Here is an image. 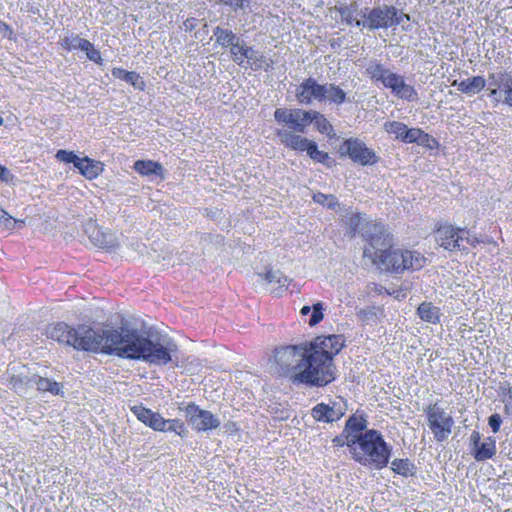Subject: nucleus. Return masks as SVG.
Instances as JSON below:
<instances>
[{
  "mask_svg": "<svg viewBox=\"0 0 512 512\" xmlns=\"http://www.w3.org/2000/svg\"><path fill=\"white\" fill-rule=\"evenodd\" d=\"M46 336L77 350L102 352L154 365L172 362L178 351V345L168 335L155 329L139 330L126 324L95 330L84 325L75 329L58 322L46 328Z\"/></svg>",
  "mask_w": 512,
  "mask_h": 512,
  "instance_id": "nucleus-1",
  "label": "nucleus"
},
{
  "mask_svg": "<svg viewBox=\"0 0 512 512\" xmlns=\"http://www.w3.org/2000/svg\"><path fill=\"white\" fill-rule=\"evenodd\" d=\"M344 346L342 335L318 336L307 344L308 359L313 364L316 385L324 386L334 380L333 357Z\"/></svg>",
  "mask_w": 512,
  "mask_h": 512,
  "instance_id": "nucleus-2",
  "label": "nucleus"
},
{
  "mask_svg": "<svg viewBox=\"0 0 512 512\" xmlns=\"http://www.w3.org/2000/svg\"><path fill=\"white\" fill-rule=\"evenodd\" d=\"M274 361L279 367L277 372L294 381L316 385L313 364L308 359L307 343L276 349Z\"/></svg>",
  "mask_w": 512,
  "mask_h": 512,
  "instance_id": "nucleus-3",
  "label": "nucleus"
},
{
  "mask_svg": "<svg viewBox=\"0 0 512 512\" xmlns=\"http://www.w3.org/2000/svg\"><path fill=\"white\" fill-rule=\"evenodd\" d=\"M350 451L357 462L378 470L387 466L391 455V447L384 441L380 432L374 429L366 430Z\"/></svg>",
  "mask_w": 512,
  "mask_h": 512,
  "instance_id": "nucleus-4",
  "label": "nucleus"
},
{
  "mask_svg": "<svg viewBox=\"0 0 512 512\" xmlns=\"http://www.w3.org/2000/svg\"><path fill=\"white\" fill-rule=\"evenodd\" d=\"M362 237L367 244L364 247L363 259L365 263L376 265L380 254H385L392 248V237L382 223L366 222L362 227Z\"/></svg>",
  "mask_w": 512,
  "mask_h": 512,
  "instance_id": "nucleus-5",
  "label": "nucleus"
},
{
  "mask_svg": "<svg viewBox=\"0 0 512 512\" xmlns=\"http://www.w3.org/2000/svg\"><path fill=\"white\" fill-rule=\"evenodd\" d=\"M362 20L356 21L357 27L369 30L388 29L395 26L396 8L391 5H380L373 8H365L360 11Z\"/></svg>",
  "mask_w": 512,
  "mask_h": 512,
  "instance_id": "nucleus-6",
  "label": "nucleus"
},
{
  "mask_svg": "<svg viewBox=\"0 0 512 512\" xmlns=\"http://www.w3.org/2000/svg\"><path fill=\"white\" fill-rule=\"evenodd\" d=\"M424 411L434 439L439 443L447 440L454 426L453 417L438 403L430 404Z\"/></svg>",
  "mask_w": 512,
  "mask_h": 512,
  "instance_id": "nucleus-7",
  "label": "nucleus"
},
{
  "mask_svg": "<svg viewBox=\"0 0 512 512\" xmlns=\"http://www.w3.org/2000/svg\"><path fill=\"white\" fill-rule=\"evenodd\" d=\"M132 412L138 418V420L156 431H170L179 435H181L184 431V425L180 420H165L159 413L153 412L152 410L145 407L134 406L132 408Z\"/></svg>",
  "mask_w": 512,
  "mask_h": 512,
  "instance_id": "nucleus-8",
  "label": "nucleus"
},
{
  "mask_svg": "<svg viewBox=\"0 0 512 512\" xmlns=\"http://www.w3.org/2000/svg\"><path fill=\"white\" fill-rule=\"evenodd\" d=\"M83 229L90 243L95 247L112 251L119 246V239L116 233L108 228L99 226L93 219H88Z\"/></svg>",
  "mask_w": 512,
  "mask_h": 512,
  "instance_id": "nucleus-9",
  "label": "nucleus"
},
{
  "mask_svg": "<svg viewBox=\"0 0 512 512\" xmlns=\"http://www.w3.org/2000/svg\"><path fill=\"white\" fill-rule=\"evenodd\" d=\"M341 155H347L352 161L363 166L373 165L379 161L376 153L358 138L346 139L339 148Z\"/></svg>",
  "mask_w": 512,
  "mask_h": 512,
  "instance_id": "nucleus-10",
  "label": "nucleus"
},
{
  "mask_svg": "<svg viewBox=\"0 0 512 512\" xmlns=\"http://www.w3.org/2000/svg\"><path fill=\"white\" fill-rule=\"evenodd\" d=\"M464 234L468 231L464 228H455L450 224L439 226L435 232L437 244L448 251H465Z\"/></svg>",
  "mask_w": 512,
  "mask_h": 512,
  "instance_id": "nucleus-11",
  "label": "nucleus"
},
{
  "mask_svg": "<svg viewBox=\"0 0 512 512\" xmlns=\"http://www.w3.org/2000/svg\"><path fill=\"white\" fill-rule=\"evenodd\" d=\"M310 110L277 108L274 118L279 123L287 125L286 129L293 132L304 133L309 126Z\"/></svg>",
  "mask_w": 512,
  "mask_h": 512,
  "instance_id": "nucleus-12",
  "label": "nucleus"
},
{
  "mask_svg": "<svg viewBox=\"0 0 512 512\" xmlns=\"http://www.w3.org/2000/svg\"><path fill=\"white\" fill-rule=\"evenodd\" d=\"M347 405L342 400L330 403H319L311 410V416L319 422L333 423L340 420L346 413Z\"/></svg>",
  "mask_w": 512,
  "mask_h": 512,
  "instance_id": "nucleus-13",
  "label": "nucleus"
},
{
  "mask_svg": "<svg viewBox=\"0 0 512 512\" xmlns=\"http://www.w3.org/2000/svg\"><path fill=\"white\" fill-rule=\"evenodd\" d=\"M186 414L189 417L190 424L198 431H208L216 429L220 421L210 411L200 409L195 404L186 407Z\"/></svg>",
  "mask_w": 512,
  "mask_h": 512,
  "instance_id": "nucleus-14",
  "label": "nucleus"
},
{
  "mask_svg": "<svg viewBox=\"0 0 512 512\" xmlns=\"http://www.w3.org/2000/svg\"><path fill=\"white\" fill-rule=\"evenodd\" d=\"M323 95V85L311 77L305 79L295 91V96L301 104H310L313 99L323 101Z\"/></svg>",
  "mask_w": 512,
  "mask_h": 512,
  "instance_id": "nucleus-15",
  "label": "nucleus"
},
{
  "mask_svg": "<svg viewBox=\"0 0 512 512\" xmlns=\"http://www.w3.org/2000/svg\"><path fill=\"white\" fill-rule=\"evenodd\" d=\"M367 428V420L362 415L354 414L347 421L343 430L346 445L351 448L364 435Z\"/></svg>",
  "mask_w": 512,
  "mask_h": 512,
  "instance_id": "nucleus-16",
  "label": "nucleus"
},
{
  "mask_svg": "<svg viewBox=\"0 0 512 512\" xmlns=\"http://www.w3.org/2000/svg\"><path fill=\"white\" fill-rule=\"evenodd\" d=\"M276 135L282 145L296 151H305L311 141L289 129H278Z\"/></svg>",
  "mask_w": 512,
  "mask_h": 512,
  "instance_id": "nucleus-17",
  "label": "nucleus"
},
{
  "mask_svg": "<svg viewBox=\"0 0 512 512\" xmlns=\"http://www.w3.org/2000/svg\"><path fill=\"white\" fill-rule=\"evenodd\" d=\"M147 254L146 260H151L152 262L162 265L164 268L172 267L175 264L172 251L168 250L161 243H155Z\"/></svg>",
  "mask_w": 512,
  "mask_h": 512,
  "instance_id": "nucleus-18",
  "label": "nucleus"
},
{
  "mask_svg": "<svg viewBox=\"0 0 512 512\" xmlns=\"http://www.w3.org/2000/svg\"><path fill=\"white\" fill-rule=\"evenodd\" d=\"M404 250L390 248L385 254H380V259L376 265L383 267L386 270H393L396 272L401 271V260L403 258Z\"/></svg>",
  "mask_w": 512,
  "mask_h": 512,
  "instance_id": "nucleus-19",
  "label": "nucleus"
},
{
  "mask_svg": "<svg viewBox=\"0 0 512 512\" xmlns=\"http://www.w3.org/2000/svg\"><path fill=\"white\" fill-rule=\"evenodd\" d=\"M486 80L482 76H473L460 81L458 90L466 95L473 96L484 89Z\"/></svg>",
  "mask_w": 512,
  "mask_h": 512,
  "instance_id": "nucleus-20",
  "label": "nucleus"
},
{
  "mask_svg": "<svg viewBox=\"0 0 512 512\" xmlns=\"http://www.w3.org/2000/svg\"><path fill=\"white\" fill-rule=\"evenodd\" d=\"M26 384H32V386L36 385L39 391L50 392L53 395H58L62 388L60 383L37 375L27 378Z\"/></svg>",
  "mask_w": 512,
  "mask_h": 512,
  "instance_id": "nucleus-21",
  "label": "nucleus"
},
{
  "mask_svg": "<svg viewBox=\"0 0 512 512\" xmlns=\"http://www.w3.org/2000/svg\"><path fill=\"white\" fill-rule=\"evenodd\" d=\"M112 75L115 78H119L124 80L125 82L131 84L135 89L143 91L145 89V82L143 78L134 71H126L122 68H113Z\"/></svg>",
  "mask_w": 512,
  "mask_h": 512,
  "instance_id": "nucleus-22",
  "label": "nucleus"
},
{
  "mask_svg": "<svg viewBox=\"0 0 512 512\" xmlns=\"http://www.w3.org/2000/svg\"><path fill=\"white\" fill-rule=\"evenodd\" d=\"M417 314L421 318V320L425 322L431 324H437L440 322V308L434 306L431 302L421 303L417 309Z\"/></svg>",
  "mask_w": 512,
  "mask_h": 512,
  "instance_id": "nucleus-23",
  "label": "nucleus"
},
{
  "mask_svg": "<svg viewBox=\"0 0 512 512\" xmlns=\"http://www.w3.org/2000/svg\"><path fill=\"white\" fill-rule=\"evenodd\" d=\"M476 461H485L492 458L496 454V442L492 437H488L472 450Z\"/></svg>",
  "mask_w": 512,
  "mask_h": 512,
  "instance_id": "nucleus-24",
  "label": "nucleus"
},
{
  "mask_svg": "<svg viewBox=\"0 0 512 512\" xmlns=\"http://www.w3.org/2000/svg\"><path fill=\"white\" fill-rule=\"evenodd\" d=\"M489 86H495L496 88L510 90L512 88V75L503 70H499L488 75Z\"/></svg>",
  "mask_w": 512,
  "mask_h": 512,
  "instance_id": "nucleus-25",
  "label": "nucleus"
},
{
  "mask_svg": "<svg viewBox=\"0 0 512 512\" xmlns=\"http://www.w3.org/2000/svg\"><path fill=\"white\" fill-rule=\"evenodd\" d=\"M76 168L88 179L96 178L102 171L101 163L94 162L88 157L81 158V160L76 163Z\"/></svg>",
  "mask_w": 512,
  "mask_h": 512,
  "instance_id": "nucleus-26",
  "label": "nucleus"
},
{
  "mask_svg": "<svg viewBox=\"0 0 512 512\" xmlns=\"http://www.w3.org/2000/svg\"><path fill=\"white\" fill-rule=\"evenodd\" d=\"M310 114L311 115H310L309 125L311 123H314L316 129L320 133L326 134L329 137L334 136L333 126L330 124V122L326 119V117L323 114H321L320 112L315 111V110H310Z\"/></svg>",
  "mask_w": 512,
  "mask_h": 512,
  "instance_id": "nucleus-27",
  "label": "nucleus"
},
{
  "mask_svg": "<svg viewBox=\"0 0 512 512\" xmlns=\"http://www.w3.org/2000/svg\"><path fill=\"white\" fill-rule=\"evenodd\" d=\"M323 100H329L337 105L346 101V93L333 83L323 84Z\"/></svg>",
  "mask_w": 512,
  "mask_h": 512,
  "instance_id": "nucleus-28",
  "label": "nucleus"
},
{
  "mask_svg": "<svg viewBox=\"0 0 512 512\" xmlns=\"http://www.w3.org/2000/svg\"><path fill=\"white\" fill-rule=\"evenodd\" d=\"M425 259L417 252L404 250L401 260V271L406 269H419L423 266Z\"/></svg>",
  "mask_w": 512,
  "mask_h": 512,
  "instance_id": "nucleus-29",
  "label": "nucleus"
},
{
  "mask_svg": "<svg viewBox=\"0 0 512 512\" xmlns=\"http://www.w3.org/2000/svg\"><path fill=\"white\" fill-rule=\"evenodd\" d=\"M405 143H417L426 145L430 140V136L419 128L406 129L401 139Z\"/></svg>",
  "mask_w": 512,
  "mask_h": 512,
  "instance_id": "nucleus-30",
  "label": "nucleus"
},
{
  "mask_svg": "<svg viewBox=\"0 0 512 512\" xmlns=\"http://www.w3.org/2000/svg\"><path fill=\"white\" fill-rule=\"evenodd\" d=\"M389 72V69L377 61H370L365 69V73L368 77L381 83L384 82V79Z\"/></svg>",
  "mask_w": 512,
  "mask_h": 512,
  "instance_id": "nucleus-31",
  "label": "nucleus"
},
{
  "mask_svg": "<svg viewBox=\"0 0 512 512\" xmlns=\"http://www.w3.org/2000/svg\"><path fill=\"white\" fill-rule=\"evenodd\" d=\"M366 222L374 221L366 220L360 214H350L346 216L345 224L347 226V233L352 237L355 236L356 233H360L362 235L361 229L365 226Z\"/></svg>",
  "mask_w": 512,
  "mask_h": 512,
  "instance_id": "nucleus-32",
  "label": "nucleus"
},
{
  "mask_svg": "<svg viewBox=\"0 0 512 512\" xmlns=\"http://www.w3.org/2000/svg\"><path fill=\"white\" fill-rule=\"evenodd\" d=\"M134 169L141 175H158L162 172V166L151 160H138L134 163Z\"/></svg>",
  "mask_w": 512,
  "mask_h": 512,
  "instance_id": "nucleus-33",
  "label": "nucleus"
},
{
  "mask_svg": "<svg viewBox=\"0 0 512 512\" xmlns=\"http://www.w3.org/2000/svg\"><path fill=\"white\" fill-rule=\"evenodd\" d=\"M214 36L216 42L222 47H232L238 41V37L231 30L222 29L219 26L214 29Z\"/></svg>",
  "mask_w": 512,
  "mask_h": 512,
  "instance_id": "nucleus-34",
  "label": "nucleus"
},
{
  "mask_svg": "<svg viewBox=\"0 0 512 512\" xmlns=\"http://www.w3.org/2000/svg\"><path fill=\"white\" fill-rule=\"evenodd\" d=\"M391 469L401 476L408 477L414 474L415 466L408 459H394L391 462Z\"/></svg>",
  "mask_w": 512,
  "mask_h": 512,
  "instance_id": "nucleus-35",
  "label": "nucleus"
},
{
  "mask_svg": "<svg viewBox=\"0 0 512 512\" xmlns=\"http://www.w3.org/2000/svg\"><path fill=\"white\" fill-rule=\"evenodd\" d=\"M337 10L340 13L342 21H345L348 25L356 24V21L359 20L357 16H361L356 3H352L350 6H342Z\"/></svg>",
  "mask_w": 512,
  "mask_h": 512,
  "instance_id": "nucleus-36",
  "label": "nucleus"
},
{
  "mask_svg": "<svg viewBox=\"0 0 512 512\" xmlns=\"http://www.w3.org/2000/svg\"><path fill=\"white\" fill-rule=\"evenodd\" d=\"M305 151L311 159L320 163H325L328 159H330L328 153L318 150V146L314 141H310Z\"/></svg>",
  "mask_w": 512,
  "mask_h": 512,
  "instance_id": "nucleus-37",
  "label": "nucleus"
},
{
  "mask_svg": "<svg viewBox=\"0 0 512 512\" xmlns=\"http://www.w3.org/2000/svg\"><path fill=\"white\" fill-rule=\"evenodd\" d=\"M313 200L329 209H334L339 206L338 200L334 195H326L322 193L314 194Z\"/></svg>",
  "mask_w": 512,
  "mask_h": 512,
  "instance_id": "nucleus-38",
  "label": "nucleus"
},
{
  "mask_svg": "<svg viewBox=\"0 0 512 512\" xmlns=\"http://www.w3.org/2000/svg\"><path fill=\"white\" fill-rule=\"evenodd\" d=\"M27 378H31L30 376H20V375H12L10 377V385L11 387L18 393H22L28 387H32V384H26Z\"/></svg>",
  "mask_w": 512,
  "mask_h": 512,
  "instance_id": "nucleus-39",
  "label": "nucleus"
},
{
  "mask_svg": "<svg viewBox=\"0 0 512 512\" xmlns=\"http://www.w3.org/2000/svg\"><path fill=\"white\" fill-rule=\"evenodd\" d=\"M384 129L388 133L395 134L396 138L402 139V136L404 135L407 126L404 123L398 121H391L385 123Z\"/></svg>",
  "mask_w": 512,
  "mask_h": 512,
  "instance_id": "nucleus-40",
  "label": "nucleus"
},
{
  "mask_svg": "<svg viewBox=\"0 0 512 512\" xmlns=\"http://www.w3.org/2000/svg\"><path fill=\"white\" fill-rule=\"evenodd\" d=\"M265 280L268 281L269 283H276L280 287H284L288 283V278L279 270L268 271L265 274Z\"/></svg>",
  "mask_w": 512,
  "mask_h": 512,
  "instance_id": "nucleus-41",
  "label": "nucleus"
},
{
  "mask_svg": "<svg viewBox=\"0 0 512 512\" xmlns=\"http://www.w3.org/2000/svg\"><path fill=\"white\" fill-rule=\"evenodd\" d=\"M85 40L78 35H74L71 37H65L63 39V47L67 50H73V49H82L83 45L85 44Z\"/></svg>",
  "mask_w": 512,
  "mask_h": 512,
  "instance_id": "nucleus-42",
  "label": "nucleus"
},
{
  "mask_svg": "<svg viewBox=\"0 0 512 512\" xmlns=\"http://www.w3.org/2000/svg\"><path fill=\"white\" fill-rule=\"evenodd\" d=\"M131 250L134 253V257H138L140 259H147V252H150V248H148L143 242L134 241L130 244Z\"/></svg>",
  "mask_w": 512,
  "mask_h": 512,
  "instance_id": "nucleus-43",
  "label": "nucleus"
},
{
  "mask_svg": "<svg viewBox=\"0 0 512 512\" xmlns=\"http://www.w3.org/2000/svg\"><path fill=\"white\" fill-rule=\"evenodd\" d=\"M324 306L322 302H317L312 307V314L309 319V325L314 326L323 319Z\"/></svg>",
  "mask_w": 512,
  "mask_h": 512,
  "instance_id": "nucleus-44",
  "label": "nucleus"
},
{
  "mask_svg": "<svg viewBox=\"0 0 512 512\" xmlns=\"http://www.w3.org/2000/svg\"><path fill=\"white\" fill-rule=\"evenodd\" d=\"M85 44H87V47L86 45H83V48L81 50L85 51L87 58L95 63H100V52L97 49H95L94 45L90 41L85 40Z\"/></svg>",
  "mask_w": 512,
  "mask_h": 512,
  "instance_id": "nucleus-45",
  "label": "nucleus"
},
{
  "mask_svg": "<svg viewBox=\"0 0 512 512\" xmlns=\"http://www.w3.org/2000/svg\"><path fill=\"white\" fill-rule=\"evenodd\" d=\"M56 158L59 161H62L65 163H73L75 167H76V163L81 160V158H79L73 152L66 151V150H58L56 153Z\"/></svg>",
  "mask_w": 512,
  "mask_h": 512,
  "instance_id": "nucleus-46",
  "label": "nucleus"
},
{
  "mask_svg": "<svg viewBox=\"0 0 512 512\" xmlns=\"http://www.w3.org/2000/svg\"><path fill=\"white\" fill-rule=\"evenodd\" d=\"M398 98L408 101H416L418 99L417 92L413 86L406 84L404 88L395 94Z\"/></svg>",
  "mask_w": 512,
  "mask_h": 512,
  "instance_id": "nucleus-47",
  "label": "nucleus"
},
{
  "mask_svg": "<svg viewBox=\"0 0 512 512\" xmlns=\"http://www.w3.org/2000/svg\"><path fill=\"white\" fill-rule=\"evenodd\" d=\"M22 226L24 224V221L21 219H15L12 216H10L7 212L6 215L2 219H0V227L10 230L15 227V225Z\"/></svg>",
  "mask_w": 512,
  "mask_h": 512,
  "instance_id": "nucleus-48",
  "label": "nucleus"
},
{
  "mask_svg": "<svg viewBox=\"0 0 512 512\" xmlns=\"http://www.w3.org/2000/svg\"><path fill=\"white\" fill-rule=\"evenodd\" d=\"M246 46L241 45L239 40L231 47V53L233 56V60L239 64L244 61V50Z\"/></svg>",
  "mask_w": 512,
  "mask_h": 512,
  "instance_id": "nucleus-49",
  "label": "nucleus"
},
{
  "mask_svg": "<svg viewBox=\"0 0 512 512\" xmlns=\"http://www.w3.org/2000/svg\"><path fill=\"white\" fill-rule=\"evenodd\" d=\"M401 77V75H398L390 71L389 74L386 75V78L384 79L382 85L386 88L393 90L395 89V85L398 83Z\"/></svg>",
  "mask_w": 512,
  "mask_h": 512,
  "instance_id": "nucleus-50",
  "label": "nucleus"
},
{
  "mask_svg": "<svg viewBox=\"0 0 512 512\" xmlns=\"http://www.w3.org/2000/svg\"><path fill=\"white\" fill-rule=\"evenodd\" d=\"M488 424L492 429L493 433H497L500 430V426L502 424V418L499 414H492L488 419Z\"/></svg>",
  "mask_w": 512,
  "mask_h": 512,
  "instance_id": "nucleus-51",
  "label": "nucleus"
},
{
  "mask_svg": "<svg viewBox=\"0 0 512 512\" xmlns=\"http://www.w3.org/2000/svg\"><path fill=\"white\" fill-rule=\"evenodd\" d=\"M12 179L13 175L10 173V171L6 167L0 165V181L9 182Z\"/></svg>",
  "mask_w": 512,
  "mask_h": 512,
  "instance_id": "nucleus-52",
  "label": "nucleus"
},
{
  "mask_svg": "<svg viewBox=\"0 0 512 512\" xmlns=\"http://www.w3.org/2000/svg\"><path fill=\"white\" fill-rule=\"evenodd\" d=\"M197 26V20L195 18L186 19L183 23V29L188 32L192 31Z\"/></svg>",
  "mask_w": 512,
  "mask_h": 512,
  "instance_id": "nucleus-53",
  "label": "nucleus"
},
{
  "mask_svg": "<svg viewBox=\"0 0 512 512\" xmlns=\"http://www.w3.org/2000/svg\"><path fill=\"white\" fill-rule=\"evenodd\" d=\"M480 433L478 431H473V433L470 436V443L472 445V450L481 444L480 442Z\"/></svg>",
  "mask_w": 512,
  "mask_h": 512,
  "instance_id": "nucleus-54",
  "label": "nucleus"
},
{
  "mask_svg": "<svg viewBox=\"0 0 512 512\" xmlns=\"http://www.w3.org/2000/svg\"><path fill=\"white\" fill-rule=\"evenodd\" d=\"M395 17L397 20V22H395V26L402 24L404 22V20H406V21L410 20L409 15H407L403 12H400L397 8H396V16Z\"/></svg>",
  "mask_w": 512,
  "mask_h": 512,
  "instance_id": "nucleus-55",
  "label": "nucleus"
},
{
  "mask_svg": "<svg viewBox=\"0 0 512 512\" xmlns=\"http://www.w3.org/2000/svg\"><path fill=\"white\" fill-rule=\"evenodd\" d=\"M249 3L248 0H232V4H227L228 6L233 7L235 10L243 9Z\"/></svg>",
  "mask_w": 512,
  "mask_h": 512,
  "instance_id": "nucleus-56",
  "label": "nucleus"
},
{
  "mask_svg": "<svg viewBox=\"0 0 512 512\" xmlns=\"http://www.w3.org/2000/svg\"><path fill=\"white\" fill-rule=\"evenodd\" d=\"M224 428H225V432L228 434H233L238 431L237 424L234 422H227L224 425Z\"/></svg>",
  "mask_w": 512,
  "mask_h": 512,
  "instance_id": "nucleus-57",
  "label": "nucleus"
},
{
  "mask_svg": "<svg viewBox=\"0 0 512 512\" xmlns=\"http://www.w3.org/2000/svg\"><path fill=\"white\" fill-rule=\"evenodd\" d=\"M244 59H256L255 51L250 47H246L244 50Z\"/></svg>",
  "mask_w": 512,
  "mask_h": 512,
  "instance_id": "nucleus-58",
  "label": "nucleus"
},
{
  "mask_svg": "<svg viewBox=\"0 0 512 512\" xmlns=\"http://www.w3.org/2000/svg\"><path fill=\"white\" fill-rule=\"evenodd\" d=\"M464 242H466L467 244L475 247L480 241L477 237H470V236H465L464 235Z\"/></svg>",
  "mask_w": 512,
  "mask_h": 512,
  "instance_id": "nucleus-59",
  "label": "nucleus"
},
{
  "mask_svg": "<svg viewBox=\"0 0 512 512\" xmlns=\"http://www.w3.org/2000/svg\"><path fill=\"white\" fill-rule=\"evenodd\" d=\"M406 85L403 76L399 79L398 83L395 85V89L392 90V93L396 94L401 91Z\"/></svg>",
  "mask_w": 512,
  "mask_h": 512,
  "instance_id": "nucleus-60",
  "label": "nucleus"
},
{
  "mask_svg": "<svg viewBox=\"0 0 512 512\" xmlns=\"http://www.w3.org/2000/svg\"><path fill=\"white\" fill-rule=\"evenodd\" d=\"M488 90H489V96L493 97L496 101H498L497 96L499 94V90H501V89L496 88L495 86H489Z\"/></svg>",
  "mask_w": 512,
  "mask_h": 512,
  "instance_id": "nucleus-61",
  "label": "nucleus"
},
{
  "mask_svg": "<svg viewBox=\"0 0 512 512\" xmlns=\"http://www.w3.org/2000/svg\"><path fill=\"white\" fill-rule=\"evenodd\" d=\"M333 443H334L336 446H343L344 444L346 445V439L344 438V435L342 434L341 436H336V437L333 439Z\"/></svg>",
  "mask_w": 512,
  "mask_h": 512,
  "instance_id": "nucleus-62",
  "label": "nucleus"
},
{
  "mask_svg": "<svg viewBox=\"0 0 512 512\" xmlns=\"http://www.w3.org/2000/svg\"><path fill=\"white\" fill-rule=\"evenodd\" d=\"M504 102L509 106H512V88L510 90H505Z\"/></svg>",
  "mask_w": 512,
  "mask_h": 512,
  "instance_id": "nucleus-63",
  "label": "nucleus"
},
{
  "mask_svg": "<svg viewBox=\"0 0 512 512\" xmlns=\"http://www.w3.org/2000/svg\"><path fill=\"white\" fill-rule=\"evenodd\" d=\"M357 315L360 319L365 320L368 319L370 315H373V313L367 310H360Z\"/></svg>",
  "mask_w": 512,
  "mask_h": 512,
  "instance_id": "nucleus-64",
  "label": "nucleus"
}]
</instances>
